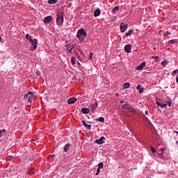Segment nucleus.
<instances>
[{
    "label": "nucleus",
    "mask_w": 178,
    "mask_h": 178,
    "mask_svg": "<svg viewBox=\"0 0 178 178\" xmlns=\"http://www.w3.org/2000/svg\"><path fill=\"white\" fill-rule=\"evenodd\" d=\"M76 102H77V98H76V97H71L67 101V102L70 105H72V104H75Z\"/></svg>",
    "instance_id": "nucleus-11"
},
{
    "label": "nucleus",
    "mask_w": 178,
    "mask_h": 178,
    "mask_svg": "<svg viewBox=\"0 0 178 178\" xmlns=\"http://www.w3.org/2000/svg\"><path fill=\"white\" fill-rule=\"evenodd\" d=\"M161 65H163V66H166V65H168V61L163 60V62H161Z\"/></svg>",
    "instance_id": "nucleus-31"
},
{
    "label": "nucleus",
    "mask_w": 178,
    "mask_h": 178,
    "mask_svg": "<svg viewBox=\"0 0 178 178\" xmlns=\"http://www.w3.org/2000/svg\"><path fill=\"white\" fill-rule=\"evenodd\" d=\"M119 10H120V7L115 6L113 10V13H116V12H119Z\"/></svg>",
    "instance_id": "nucleus-24"
},
{
    "label": "nucleus",
    "mask_w": 178,
    "mask_h": 178,
    "mask_svg": "<svg viewBox=\"0 0 178 178\" xmlns=\"http://www.w3.org/2000/svg\"><path fill=\"white\" fill-rule=\"evenodd\" d=\"M76 37L79 41L83 42L87 38V32L84 29H79L76 33Z\"/></svg>",
    "instance_id": "nucleus-1"
},
{
    "label": "nucleus",
    "mask_w": 178,
    "mask_h": 178,
    "mask_svg": "<svg viewBox=\"0 0 178 178\" xmlns=\"http://www.w3.org/2000/svg\"><path fill=\"white\" fill-rule=\"evenodd\" d=\"M12 159H13V156H8L6 157V161H12Z\"/></svg>",
    "instance_id": "nucleus-26"
},
{
    "label": "nucleus",
    "mask_w": 178,
    "mask_h": 178,
    "mask_svg": "<svg viewBox=\"0 0 178 178\" xmlns=\"http://www.w3.org/2000/svg\"><path fill=\"white\" fill-rule=\"evenodd\" d=\"M120 30H121V33H124V31H126V30H127V24H126L124 23H121Z\"/></svg>",
    "instance_id": "nucleus-8"
},
{
    "label": "nucleus",
    "mask_w": 178,
    "mask_h": 178,
    "mask_svg": "<svg viewBox=\"0 0 178 178\" xmlns=\"http://www.w3.org/2000/svg\"><path fill=\"white\" fill-rule=\"evenodd\" d=\"M175 42H176V40H171L169 41L170 44H175Z\"/></svg>",
    "instance_id": "nucleus-37"
},
{
    "label": "nucleus",
    "mask_w": 178,
    "mask_h": 178,
    "mask_svg": "<svg viewBox=\"0 0 178 178\" xmlns=\"http://www.w3.org/2000/svg\"><path fill=\"white\" fill-rule=\"evenodd\" d=\"M34 94H33V92H29L28 94L24 95V99H28V102L30 104H28V106H31V102H33V96Z\"/></svg>",
    "instance_id": "nucleus-3"
},
{
    "label": "nucleus",
    "mask_w": 178,
    "mask_h": 178,
    "mask_svg": "<svg viewBox=\"0 0 178 178\" xmlns=\"http://www.w3.org/2000/svg\"><path fill=\"white\" fill-rule=\"evenodd\" d=\"M133 29H130L129 31H128L126 33L125 35L126 37H129V35H131V34H133Z\"/></svg>",
    "instance_id": "nucleus-20"
},
{
    "label": "nucleus",
    "mask_w": 178,
    "mask_h": 178,
    "mask_svg": "<svg viewBox=\"0 0 178 178\" xmlns=\"http://www.w3.org/2000/svg\"><path fill=\"white\" fill-rule=\"evenodd\" d=\"M0 143H1V140H0Z\"/></svg>",
    "instance_id": "nucleus-48"
},
{
    "label": "nucleus",
    "mask_w": 178,
    "mask_h": 178,
    "mask_svg": "<svg viewBox=\"0 0 178 178\" xmlns=\"http://www.w3.org/2000/svg\"><path fill=\"white\" fill-rule=\"evenodd\" d=\"M120 104H124V102L120 101Z\"/></svg>",
    "instance_id": "nucleus-43"
},
{
    "label": "nucleus",
    "mask_w": 178,
    "mask_h": 178,
    "mask_svg": "<svg viewBox=\"0 0 178 178\" xmlns=\"http://www.w3.org/2000/svg\"><path fill=\"white\" fill-rule=\"evenodd\" d=\"M124 51H125V52H127L128 54H130V52H131V44L125 45Z\"/></svg>",
    "instance_id": "nucleus-10"
},
{
    "label": "nucleus",
    "mask_w": 178,
    "mask_h": 178,
    "mask_svg": "<svg viewBox=\"0 0 178 178\" xmlns=\"http://www.w3.org/2000/svg\"><path fill=\"white\" fill-rule=\"evenodd\" d=\"M71 63H72V66H74V65H76V58L74 56L72 57Z\"/></svg>",
    "instance_id": "nucleus-21"
},
{
    "label": "nucleus",
    "mask_w": 178,
    "mask_h": 178,
    "mask_svg": "<svg viewBox=\"0 0 178 178\" xmlns=\"http://www.w3.org/2000/svg\"><path fill=\"white\" fill-rule=\"evenodd\" d=\"M95 143L99 145H102V144L105 143V137L102 136L99 139H97Z\"/></svg>",
    "instance_id": "nucleus-7"
},
{
    "label": "nucleus",
    "mask_w": 178,
    "mask_h": 178,
    "mask_svg": "<svg viewBox=\"0 0 178 178\" xmlns=\"http://www.w3.org/2000/svg\"><path fill=\"white\" fill-rule=\"evenodd\" d=\"M176 73H178V70H175L173 72H172V75L175 76L176 74Z\"/></svg>",
    "instance_id": "nucleus-36"
},
{
    "label": "nucleus",
    "mask_w": 178,
    "mask_h": 178,
    "mask_svg": "<svg viewBox=\"0 0 178 178\" xmlns=\"http://www.w3.org/2000/svg\"><path fill=\"white\" fill-rule=\"evenodd\" d=\"M70 147V143H67L64 147V152H67L69 151V147Z\"/></svg>",
    "instance_id": "nucleus-18"
},
{
    "label": "nucleus",
    "mask_w": 178,
    "mask_h": 178,
    "mask_svg": "<svg viewBox=\"0 0 178 178\" xmlns=\"http://www.w3.org/2000/svg\"><path fill=\"white\" fill-rule=\"evenodd\" d=\"M92 59V53H90V55H89V60H91Z\"/></svg>",
    "instance_id": "nucleus-38"
},
{
    "label": "nucleus",
    "mask_w": 178,
    "mask_h": 178,
    "mask_svg": "<svg viewBox=\"0 0 178 178\" xmlns=\"http://www.w3.org/2000/svg\"><path fill=\"white\" fill-rule=\"evenodd\" d=\"M124 88H130V83H125L123 84Z\"/></svg>",
    "instance_id": "nucleus-25"
},
{
    "label": "nucleus",
    "mask_w": 178,
    "mask_h": 178,
    "mask_svg": "<svg viewBox=\"0 0 178 178\" xmlns=\"http://www.w3.org/2000/svg\"><path fill=\"white\" fill-rule=\"evenodd\" d=\"M70 1H72V0H70Z\"/></svg>",
    "instance_id": "nucleus-47"
},
{
    "label": "nucleus",
    "mask_w": 178,
    "mask_h": 178,
    "mask_svg": "<svg viewBox=\"0 0 178 178\" xmlns=\"http://www.w3.org/2000/svg\"><path fill=\"white\" fill-rule=\"evenodd\" d=\"M5 134H6V129H3L2 130H0V138L1 137H3V136H5Z\"/></svg>",
    "instance_id": "nucleus-17"
},
{
    "label": "nucleus",
    "mask_w": 178,
    "mask_h": 178,
    "mask_svg": "<svg viewBox=\"0 0 178 178\" xmlns=\"http://www.w3.org/2000/svg\"><path fill=\"white\" fill-rule=\"evenodd\" d=\"M151 151L153 154H155V152H156V150L153 147H151Z\"/></svg>",
    "instance_id": "nucleus-33"
},
{
    "label": "nucleus",
    "mask_w": 178,
    "mask_h": 178,
    "mask_svg": "<svg viewBox=\"0 0 178 178\" xmlns=\"http://www.w3.org/2000/svg\"><path fill=\"white\" fill-rule=\"evenodd\" d=\"M160 106L161 108H166V106H168V104H161V105Z\"/></svg>",
    "instance_id": "nucleus-34"
},
{
    "label": "nucleus",
    "mask_w": 178,
    "mask_h": 178,
    "mask_svg": "<svg viewBox=\"0 0 178 178\" xmlns=\"http://www.w3.org/2000/svg\"><path fill=\"white\" fill-rule=\"evenodd\" d=\"M31 51H34L37 49V39H33L31 41Z\"/></svg>",
    "instance_id": "nucleus-5"
},
{
    "label": "nucleus",
    "mask_w": 178,
    "mask_h": 178,
    "mask_svg": "<svg viewBox=\"0 0 178 178\" xmlns=\"http://www.w3.org/2000/svg\"><path fill=\"white\" fill-rule=\"evenodd\" d=\"M102 168H104V163H99L98 164V168L99 169H102Z\"/></svg>",
    "instance_id": "nucleus-27"
},
{
    "label": "nucleus",
    "mask_w": 178,
    "mask_h": 178,
    "mask_svg": "<svg viewBox=\"0 0 178 178\" xmlns=\"http://www.w3.org/2000/svg\"><path fill=\"white\" fill-rule=\"evenodd\" d=\"M146 115H148V111H145Z\"/></svg>",
    "instance_id": "nucleus-44"
},
{
    "label": "nucleus",
    "mask_w": 178,
    "mask_h": 178,
    "mask_svg": "<svg viewBox=\"0 0 178 178\" xmlns=\"http://www.w3.org/2000/svg\"><path fill=\"white\" fill-rule=\"evenodd\" d=\"M56 2H58V0H49L48 1V3H49V5H54V4L56 3Z\"/></svg>",
    "instance_id": "nucleus-23"
},
{
    "label": "nucleus",
    "mask_w": 178,
    "mask_h": 178,
    "mask_svg": "<svg viewBox=\"0 0 178 178\" xmlns=\"http://www.w3.org/2000/svg\"><path fill=\"white\" fill-rule=\"evenodd\" d=\"M29 175H34V169H31L29 171Z\"/></svg>",
    "instance_id": "nucleus-29"
},
{
    "label": "nucleus",
    "mask_w": 178,
    "mask_h": 178,
    "mask_svg": "<svg viewBox=\"0 0 178 178\" xmlns=\"http://www.w3.org/2000/svg\"><path fill=\"white\" fill-rule=\"evenodd\" d=\"M152 59H155L156 62H158V59H159V58L158 57V56H152Z\"/></svg>",
    "instance_id": "nucleus-30"
},
{
    "label": "nucleus",
    "mask_w": 178,
    "mask_h": 178,
    "mask_svg": "<svg viewBox=\"0 0 178 178\" xmlns=\"http://www.w3.org/2000/svg\"><path fill=\"white\" fill-rule=\"evenodd\" d=\"M81 112L84 115H87V113H90V109L87 108H81Z\"/></svg>",
    "instance_id": "nucleus-14"
},
{
    "label": "nucleus",
    "mask_w": 178,
    "mask_h": 178,
    "mask_svg": "<svg viewBox=\"0 0 178 178\" xmlns=\"http://www.w3.org/2000/svg\"><path fill=\"white\" fill-rule=\"evenodd\" d=\"M51 22H52V16H47L44 17V23H45L46 24H48V23H51Z\"/></svg>",
    "instance_id": "nucleus-9"
},
{
    "label": "nucleus",
    "mask_w": 178,
    "mask_h": 178,
    "mask_svg": "<svg viewBox=\"0 0 178 178\" xmlns=\"http://www.w3.org/2000/svg\"><path fill=\"white\" fill-rule=\"evenodd\" d=\"M97 122H101L102 123H104L105 122V118L104 117H100L97 119H96Z\"/></svg>",
    "instance_id": "nucleus-22"
},
{
    "label": "nucleus",
    "mask_w": 178,
    "mask_h": 178,
    "mask_svg": "<svg viewBox=\"0 0 178 178\" xmlns=\"http://www.w3.org/2000/svg\"><path fill=\"white\" fill-rule=\"evenodd\" d=\"M167 105L172 106V102H167Z\"/></svg>",
    "instance_id": "nucleus-40"
},
{
    "label": "nucleus",
    "mask_w": 178,
    "mask_h": 178,
    "mask_svg": "<svg viewBox=\"0 0 178 178\" xmlns=\"http://www.w3.org/2000/svg\"><path fill=\"white\" fill-rule=\"evenodd\" d=\"M138 91H139V94H143V92H144V88H140Z\"/></svg>",
    "instance_id": "nucleus-32"
},
{
    "label": "nucleus",
    "mask_w": 178,
    "mask_h": 178,
    "mask_svg": "<svg viewBox=\"0 0 178 178\" xmlns=\"http://www.w3.org/2000/svg\"><path fill=\"white\" fill-rule=\"evenodd\" d=\"M156 104L159 106H161V105L162 104H161V102H158V101H156Z\"/></svg>",
    "instance_id": "nucleus-41"
},
{
    "label": "nucleus",
    "mask_w": 178,
    "mask_h": 178,
    "mask_svg": "<svg viewBox=\"0 0 178 178\" xmlns=\"http://www.w3.org/2000/svg\"><path fill=\"white\" fill-rule=\"evenodd\" d=\"M26 40H28V41H30V42H31V41H33V40H34V39H33V38H31V35H30V34H29V33H27V34L26 35Z\"/></svg>",
    "instance_id": "nucleus-19"
},
{
    "label": "nucleus",
    "mask_w": 178,
    "mask_h": 178,
    "mask_svg": "<svg viewBox=\"0 0 178 178\" xmlns=\"http://www.w3.org/2000/svg\"><path fill=\"white\" fill-rule=\"evenodd\" d=\"M140 88H141V86H140V85H138L137 87H136V89L137 90H140Z\"/></svg>",
    "instance_id": "nucleus-42"
},
{
    "label": "nucleus",
    "mask_w": 178,
    "mask_h": 178,
    "mask_svg": "<svg viewBox=\"0 0 178 178\" xmlns=\"http://www.w3.org/2000/svg\"><path fill=\"white\" fill-rule=\"evenodd\" d=\"M100 169L101 168H97L96 176H98V175H99V173H101V170Z\"/></svg>",
    "instance_id": "nucleus-35"
},
{
    "label": "nucleus",
    "mask_w": 178,
    "mask_h": 178,
    "mask_svg": "<svg viewBox=\"0 0 178 178\" xmlns=\"http://www.w3.org/2000/svg\"><path fill=\"white\" fill-rule=\"evenodd\" d=\"M164 151H165V149H162V152H163Z\"/></svg>",
    "instance_id": "nucleus-45"
},
{
    "label": "nucleus",
    "mask_w": 178,
    "mask_h": 178,
    "mask_svg": "<svg viewBox=\"0 0 178 178\" xmlns=\"http://www.w3.org/2000/svg\"><path fill=\"white\" fill-rule=\"evenodd\" d=\"M172 33H170V32L167 31L165 34H164V37H169V35H171Z\"/></svg>",
    "instance_id": "nucleus-28"
},
{
    "label": "nucleus",
    "mask_w": 178,
    "mask_h": 178,
    "mask_svg": "<svg viewBox=\"0 0 178 178\" xmlns=\"http://www.w3.org/2000/svg\"><path fill=\"white\" fill-rule=\"evenodd\" d=\"M101 15V10L99 9H97L94 13L95 17H98Z\"/></svg>",
    "instance_id": "nucleus-16"
},
{
    "label": "nucleus",
    "mask_w": 178,
    "mask_h": 178,
    "mask_svg": "<svg viewBox=\"0 0 178 178\" xmlns=\"http://www.w3.org/2000/svg\"><path fill=\"white\" fill-rule=\"evenodd\" d=\"M97 106H98V103L97 102H96L95 104H92L91 106L90 111L93 113L95 112V109H97Z\"/></svg>",
    "instance_id": "nucleus-13"
},
{
    "label": "nucleus",
    "mask_w": 178,
    "mask_h": 178,
    "mask_svg": "<svg viewBox=\"0 0 178 178\" xmlns=\"http://www.w3.org/2000/svg\"><path fill=\"white\" fill-rule=\"evenodd\" d=\"M36 74H37V76H41V72L37 71Z\"/></svg>",
    "instance_id": "nucleus-39"
},
{
    "label": "nucleus",
    "mask_w": 178,
    "mask_h": 178,
    "mask_svg": "<svg viewBox=\"0 0 178 178\" xmlns=\"http://www.w3.org/2000/svg\"><path fill=\"white\" fill-rule=\"evenodd\" d=\"M158 111H159L161 112V109L160 108H158Z\"/></svg>",
    "instance_id": "nucleus-46"
},
{
    "label": "nucleus",
    "mask_w": 178,
    "mask_h": 178,
    "mask_svg": "<svg viewBox=\"0 0 178 178\" xmlns=\"http://www.w3.org/2000/svg\"><path fill=\"white\" fill-rule=\"evenodd\" d=\"M150 178H152V177H150Z\"/></svg>",
    "instance_id": "nucleus-49"
},
{
    "label": "nucleus",
    "mask_w": 178,
    "mask_h": 178,
    "mask_svg": "<svg viewBox=\"0 0 178 178\" xmlns=\"http://www.w3.org/2000/svg\"><path fill=\"white\" fill-rule=\"evenodd\" d=\"M56 24L59 27H62L63 25V13L57 14Z\"/></svg>",
    "instance_id": "nucleus-2"
},
{
    "label": "nucleus",
    "mask_w": 178,
    "mask_h": 178,
    "mask_svg": "<svg viewBox=\"0 0 178 178\" xmlns=\"http://www.w3.org/2000/svg\"><path fill=\"white\" fill-rule=\"evenodd\" d=\"M65 49H66V51L67 52H70V54H73V52L72 51H73V49L74 48V46L72 44L71 45L70 44H65Z\"/></svg>",
    "instance_id": "nucleus-6"
},
{
    "label": "nucleus",
    "mask_w": 178,
    "mask_h": 178,
    "mask_svg": "<svg viewBox=\"0 0 178 178\" xmlns=\"http://www.w3.org/2000/svg\"><path fill=\"white\" fill-rule=\"evenodd\" d=\"M82 123H83V126H85L88 130H91V125L87 124V122H86V121H84V120H82Z\"/></svg>",
    "instance_id": "nucleus-15"
},
{
    "label": "nucleus",
    "mask_w": 178,
    "mask_h": 178,
    "mask_svg": "<svg viewBox=\"0 0 178 178\" xmlns=\"http://www.w3.org/2000/svg\"><path fill=\"white\" fill-rule=\"evenodd\" d=\"M122 109H127L129 112L134 113L136 112V110L133 108L131 106L129 105V104H125L122 106Z\"/></svg>",
    "instance_id": "nucleus-4"
},
{
    "label": "nucleus",
    "mask_w": 178,
    "mask_h": 178,
    "mask_svg": "<svg viewBox=\"0 0 178 178\" xmlns=\"http://www.w3.org/2000/svg\"><path fill=\"white\" fill-rule=\"evenodd\" d=\"M145 67V62L141 63L140 65L137 67V70H141Z\"/></svg>",
    "instance_id": "nucleus-12"
}]
</instances>
